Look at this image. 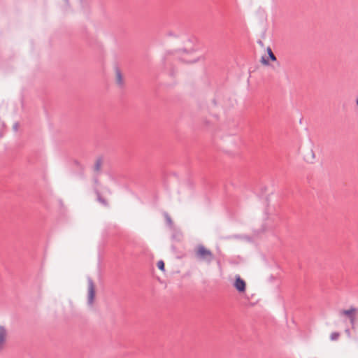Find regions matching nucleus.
<instances>
[{"label": "nucleus", "instance_id": "1", "mask_svg": "<svg viewBox=\"0 0 358 358\" xmlns=\"http://www.w3.org/2000/svg\"><path fill=\"white\" fill-rule=\"evenodd\" d=\"M194 254L195 257L199 260L206 262L208 264L212 262L215 258L213 253L202 244H199L195 247Z\"/></svg>", "mask_w": 358, "mask_h": 358}, {"label": "nucleus", "instance_id": "2", "mask_svg": "<svg viewBox=\"0 0 358 358\" xmlns=\"http://www.w3.org/2000/svg\"><path fill=\"white\" fill-rule=\"evenodd\" d=\"M88 303L92 304L95 296V285L90 278H88Z\"/></svg>", "mask_w": 358, "mask_h": 358}, {"label": "nucleus", "instance_id": "3", "mask_svg": "<svg viewBox=\"0 0 358 358\" xmlns=\"http://www.w3.org/2000/svg\"><path fill=\"white\" fill-rule=\"evenodd\" d=\"M234 286L238 292L240 293H243L246 289V283L244 280H243L239 275L236 277L235 282Z\"/></svg>", "mask_w": 358, "mask_h": 358}, {"label": "nucleus", "instance_id": "4", "mask_svg": "<svg viewBox=\"0 0 358 358\" xmlns=\"http://www.w3.org/2000/svg\"><path fill=\"white\" fill-rule=\"evenodd\" d=\"M357 309L355 308H351L349 310H343L342 311V314L345 315H347L348 316V317L350 318V322L352 324H354L355 321V313L356 312Z\"/></svg>", "mask_w": 358, "mask_h": 358}, {"label": "nucleus", "instance_id": "5", "mask_svg": "<svg viewBox=\"0 0 358 358\" xmlns=\"http://www.w3.org/2000/svg\"><path fill=\"white\" fill-rule=\"evenodd\" d=\"M6 329L4 327L0 326V351L3 349L6 338Z\"/></svg>", "mask_w": 358, "mask_h": 358}, {"label": "nucleus", "instance_id": "6", "mask_svg": "<svg viewBox=\"0 0 358 358\" xmlns=\"http://www.w3.org/2000/svg\"><path fill=\"white\" fill-rule=\"evenodd\" d=\"M115 74H116L117 83L120 86L123 85L124 82H123L122 75L121 71L120 70V69L118 67H116V69H115Z\"/></svg>", "mask_w": 358, "mask_h": 358}, {"label": "nucleus", "instance_id": "7", "mask_svg": "<svg viewBox=\"0 0 358 358\" xmlns=\"http://www.w3.org/2000/svg\"><path fill=\"white\" fill-rule=\"evenodd\" d=\"M103 164V160L101 157H99L94 164V171L95 172H99L101 171V168Z\"/></svg>", "mask_w": 358, "mask_h": 358}, {"label": "nucleus", "instance_id": "8", "mask_svg": "<svg viewBox=\"0 0 358 358\" xmlns=\"http://www.w3.org/2000/svg\"><path fill=\"white\" fill-rule=\"evenodd\" d=\"M96 194L97 196V200L103 206H107L108 202L106 199H104L100 194L99 191H96Z\"/></svg>", "mask_w": 358, "mask_h": 358}, {"label": "nucleus", "instance_id": "9", "mask_svg": "<svg viewBox=\"0 0 358 358\" xmlns=\"http://www.w3.org/2000/svg\"><path fill=\"white\" fill-rule=\"evenodd\" d=\"M164 216H165V219H166V224L170 227H173V222L171 218V217L169 215L168 213H165L164 214Z\"/></svg>", "mask_w": 358, "mask_h": 358}, {"label": "nucleus", "instance_id": "10", "mask_svg": "<svg viewBox=\"0 0 358 358\" xmlns=\"http://www.w3.org/2000/svg\"><path fill=\"white\" fill-rule=\"evenodd\" d=\"M267 52L268 55V58L271 61H276L277 58H276L275 55L273 54V52H272L271 48H267Z\"/></svg>", "mask_w": 358, "mask_h": 358}, {"label": "nucleus", "instance_id": "11", "mask_svg": "<svg viewBox=\"0 0 358 358\" xmlns=\"http://www.w3.org/2000/svg\"><path fill=\"white\" fill-rule=\"evenodd\" d=\"M157 267L159 270L164 271H165V264H164V261L159 260L157 262Z\"/></svg>", "mask_w": 358, "mask_h": 358}, {"label": "nucleus", "instance_id": "12", "mask_svg": "<svg viewBox=\"0 0 358 358\" xmlns=\"http://www.w3.org/2000/svg\"><path fill=\"white\" fill-rule=\"evenodd\" d=\"M339 336H340V334L338 332H333L331 334V339L332 341H336L339 338Z\"/></svg>", "mask_w": 358, "mask_h": 358}, {"label": "nucleus", "instance_id": "13", "mask_svg": "<svg viewBox=\"0 0 358 358\" xmlns=\"http://www.w3.org/2000/svg\"><path fill=\"white\" fill-rule=\"evenodd\" d=\"M261 62L264 65H268V64H269L268 59H266L264 57H262Z\"/></svg>", "mask_w": 358, "mask_h": 358}, {"label": "nucleus", "instance_id": "14", "mask_svg": "<svg viewBox=\"0 0 358 358\" xmlns=\"http://www.w3.org/2000/svg\"><path fill=\"white\" fill-rule=\"evenodd\" d=\"M75 165H76L78 167L80 168V169H83V166L80 164V163L78 161H74Z\"/></svg>", "mask_w": 358, "mask_h": 358}, {"label": "nucleus", "instance_id": "15", "mask_svg": "<svg viewBox=\"0 0 358 358\" xmlns=\"http://www.w3.org/2000/svg\"><path fill=\"white\" fill-rule=\"evenodd\" d=\"M17 126H18V125H17V124H15L14 127H15V129H17Z\"/></svg>", "mask_w": 358, "mask_h": 358}, {"label": "nucleus", "instance_id": "16", "mask_svg": "<svg viewBox=\"0 0 358 358\" xmlns=\"http://www.w3.org/2000/svg\"><path fill=\"white\" fill-rule=\"evenodd\" d=\"M356 103H357V105L358 106V98H357V100H356Z\"/></svg>", "mask_w": 358, "mask_h": 358}]
</instances>
